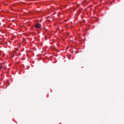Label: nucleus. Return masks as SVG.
<instances>
[{
    "label": "nucleus",
    "mask_w": 124,
    "mask_h": 124,
    "mask_svg": "<svg viewBox=\"0 0 124 124\" xmlns=\"http://www.w3.org/2000/svg\"><path fill=\"white\" fill-rule=\"evenodd\" d=\"M35 29H40L41 28V24L39 23H37L34 25Z\"/></svg>",
    "instance_id": "obj_1"
},
{
    "label": "nucleus",
    "mask_w": 124,
    "mask_h": 124,
    "mask_svg": "<svg viewBox=\"0 0 124 124\" xmlns=\"http://www.w3.org/2000/svg\"><path fill=\"white\" fill-rule=\"evenodd\" d=\"M2 68H3L2 66H0V70H1V69H2Z\"/></svg>",
    "instance_id": "obj_2"
}]
</instances>
